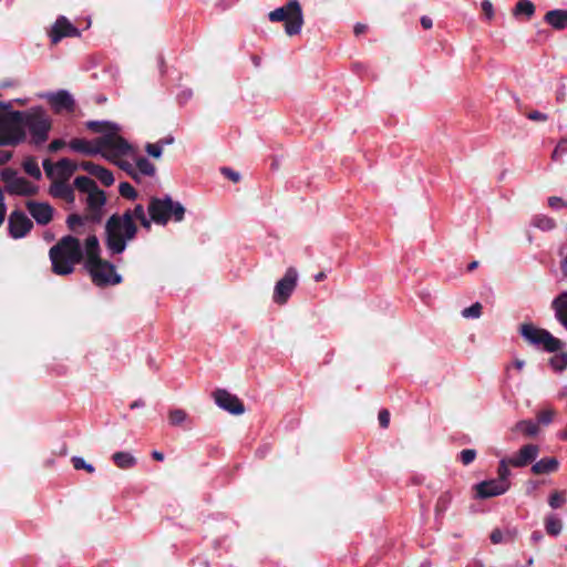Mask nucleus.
Masks as SVG:
<instances>
[{"label": "nucleus", "instance_id": "obj_1", "mask_svg": "<svg viewBox=\"0 0 567 567\" xmlns=\"http://www.w3.org/2000/svg\"><path fill=\"white\" fill-rule=\"evenodd\" d=\"M66 144H49L51 152L61 150ZM73 152L85 156L101 155L106 161L117 165L132 177L135 169L131 161L136 158V144H69Z\"/></svg>", "mask_w": 567, "mask_h": 567}, {"label": "nucleus", "instance_id": "obj_32", "mask_svg": "<svg viewBox=\"0 0 567 567\" xmlns=\"http://www.w3.org/2000/svg\"><path fill=\"white\" fill-rule=\"evenodd\" d=\"M535 12V6L529 0H519L513 11V14L515 17L518 16H526L527 18H530Z\"/></svg>", "mask_w": 567, "mask_h": 567}, {"label": "nucleus", "instance_id": "obj_59", "mask_svg": "<svg viewBox=\"0 0 567 567\" xmlns=\"http://www.w3.org/2000/svg\"><path fill=\"white\" fill-rule=\"evenodd\" d=\"M365 30H367V25H365V24H362V23H358V24H355V27H354V33H355V34H361V33H363Z\"/></svg>", "mask_w": 567, "mask_h": 567}, {"label": "nucleus", "instance_id": "obj_24", "mask_svg": "<svg viewBox=\"0 0 567 567\" xmlns=\"http://www.w3.org/2000/svg\"><path fill=\"white\" fill-rule=\"evenodd\" d=\"M551 309L557 321L567 330V291L559 293L551 301Z\"/></svg>", "mask_w": 567, "mask_h": 567}, {"label": "nucleus", "instance_id": "obj_56", "mask_svg": "<svg viewBox=\"0 0 567 567\" xmlns=\"http://www.w3.org/2000/svg\"><path fill=\"white\" fill-rule=\"evenodd\" d=\"M421 24L424 29H431L433 25L432 19L429 17H422Z\"/></svg>", "mask_w": 567, "mask_h": 567}, {"label": "nucleus", "instance_id": "obj_12", "mask_svg": "<svg viewBox=\"0 0 567 567\" xmlns=\"http://www.w3.org/2000/svg\"><path fill=\"white\" fill-rule=\"evenodd\" d=\"M298 272L293 267L286 270L285 276L277 281L274 290L272 299L278 305H284L297 287Z\"/></svg>", "mask_w": 567, "mask_h": 567}, {"label": "nucleus", "instance_id": "obj_6", "mask_svg": "<svg viewBox=\"0 0 567 567\" xmlns=\"http://www.w3.org/2000/svg\"><path fill=\"white\" fill-rule=\"evenodd\" d=\"M148 214L155 224L166 225L172 218L175 221H182L185 216V207L179 202H174L168 195L163 198L152 197Z\"/></svg>", "mask_w": 567, "mask_h": 567}, {"label": "nucleus", "instance_id": "obj_29", "mask_svg": "<svg viewBox=\"0 0 567 567\" xmlns=\"http://www.w3.org/2000/svg\"><path fill=\"white\" fill-rule=\"evenodd\" d=\"M114 464L123 470L133 467L136 464V460L127 452H115L112 455Z\"/></svg>", "mask_w": 567, "mask_h": 567}, {"label": "nucleus", "instance_id": "obj_23", "mask_svg": "<svg viewBox=\"0 0 567 567\" xmlns=\"http://www.w3.org/2000/svg\"><path fill=\"white\" fill-rule=\"evenodd\" d=\"M81 167L89 174L95 176L104 186L109 187L114 183L113 173L92 162H82Z\"/></svg>", "mask_w": 567, "mask_h": 567}, {"label": "nucleus", "instance_id": "obj_43", "mask_svg": "<svg viewBox=\"0 0 567 567\" xmlns=\"http://www.w3.org/2000/svg\"><path fill=\"white\" fill-rule=\"evenodd\" d=\"M482 305L480 302H475L471 307L463 309L462 316L464 318H478L482 315Z\"/></svg>", "mask_w": 567, "mask_h": 567}, {"label": "nucleus", "instance_id": "obj_9", "mask_svg": "<svg viewBox=\"0 0 567 567\" xmlns=\"http://www.w3.org/2000/svg\"><path fill=\"white\" fill-rule=\"evenodd\" d=\"M6 190L11 195L32 196L38 193V187L27 178L18 176L14 168L6 167L0 173Z\"/></svg>", "mask_w": 567, "mask_h": 567}, {"label": "nucleus", "instance_id": "obj_51", "mask_svg": "<svg viewBox=\"0 0 567 567\" xmlns=\"http://www.w3.org/2000/svg\"><path fill=\"white\" fill-rule=\"evenodd\" d=\"M567 153V144H557L556 148L553 151L551 158L554 161H558L564 154Z\"/></svg>", "mask_w": 567, "mask_h": 567}, {"label": "nucleus", "instance_id": "obj_61", "mask_svg": "<svg viewBox=\"0 0 567 567\" xmlns=\"http://www.w3.org/2000/svg\"><path fill=\"white\" fill-rule=\"evenodd\" d=\"M141 225L146 228V229H150L151 228V220L145 217H143L141 220H140Z\"/></svg>", "mask_w": 567, "mask_h": 567}, {"label": "nucleus", "instance_id": "obj_18", "mask_svg": "<svg viewBox=\"0 0 567 567\" xmlns=\"http://www.w3.org/2000/svg\"><path fill=\"white\" fill-rule=\"evenodd\" d=\"M65 37H80V31L65 17H60L52 25L50 38L52 43L56 44Z\"/></svg>", "mask_w": 567, "mask_h": 567}, {"label": "nucleus", "instance_id": "obj_35", "mask_svg": "<svg viewBox=\"0 0 567 567\" xmlns=\"http://www.w3.org/2000/svg\"><path fill=\"white\" fill-rule=\"evenodd\" d=\"M22 167L24 172L35 179L41 178V171L38 162L33 157H28L23 161Z\"/></svg>", "mask_w": 567, "mask_h": 567}, {"label": "nucleus", "instance_id": "obj_15", "mask_svg": "<svg viewBox=\"0 0 567 567\" xmlns=\"http://www.w3.org/2000/svg\"><path fill=\"white\" fill-rule=\"evenodd\" d=\"M215 403L223 410L240 415L245 412L244 403L235 394H231L227 390L217 389L214 393Z\"/></svg>", "mask_w": 567, "mask_h": 567}, {"label": "nucleus", "instance_id": "obj_4", "mask_svg": "<svg viewBox=\"0 0 567 567\" xmlns=\"http://www.w3.org/2000/svg\"><path fill=\"white\" fill-rule=\"evenodd\" d=\"M520 333L530 344L543 347L547 352H557L549 359L551 368L556 371L567 369V352L561 351L564 342L554 337L548 330L536 328L532 323L520 326Z\"/></svg>", "mask_w": 567, "mask_h": 567}, {"label": "nucleus", "instance_id": "obj_49", "mask_svg": "<svg viewBox=\"0 0 567 567\" xmlns=\"http://www.w3.org/2000/svg\"><path fill=\"white\" fill-rule=\"evenodd\" d=\"M482 10L488 20H492L494 18V9L489 0H483Z\"/></svg>", "mask_w": 567, "mask_h": 567}, {"label": "nucleus", "instance_id": "obj_54", "mask_svg": "<svg viewBox=\"0 0 567 567\" xmlns=\"http://www.w3.org/2000/svg\"><path fill=\"white\" fill-rule=\"evenodd\" d=\"M11 158V153L8 151L0 152V165L6 164Z\"/></svg>", "mask_w": 567, "mask_h": 567}, {"label": "nucleus", "instance_id": "obj_40", "mask_svg": "<svg viewBox=\"0 0 567 567\" xmlns=\"http://www.w3.org/2000/svg\"><path fill=\"white\" fill-rule=\"evenodd\" d=\"M85 221H89L85 216L79 214H71L66 218V225L72 231H76L78 227H82Z\"/></svg>", "mask_w": 567, "mask_h": 567}, {"label": "nucleus", "instance_id": "obj_53", "mask_svg": "<svg viewBox=\"0 0 567 567\" xmlns=\"http://www.w3.org/2000/svg\"><path fill=\"white\" fill-rule=\"evenodd\" d=\"M489 538L493 544H499L503 540V533L496 528L491 533Z\"/></svg>", "mask_w": 567, "mask_h": 567}, {"label": "nucleus", "instance_id": "obj_55", "mask_svg": "<svg viewBox=\"0 0 567 567\" xmlns=\"http://www.w3.org/2000/svg\"><path fill=\"white\" fill-rule=\"evenodd\" d=\"M543 539V534L539 530H535L530 535V540L533 544H537Z\"/></svg>", "mask_w": 567, "mask_h": 567}, {"label": "nucleus", "instance_id": "obj_33", "mask_svg": "<svg viewBox=\"0 0 567 567\" xmlns=\"http://www.w3.org/2000/svg\"><path fill=\"white\" fill-rule=\"evenodd\" d=\"M137 169L146 176H152L155 173L154 165L145 157L138 156V148L136 147V158H134Z\"/></svg>", "mask_w": 567, "mask_h": 567}, {"label": "nucleus", "instance_id": "obj_20", "mask_svg": "<svg viewBox=\"0 0 567 567\" xmlns=\"http://www.w3.org/2000/svg\"><path fill=\"white\" fill-rule=\"evenodd\" d=\"M47 99L56 113H71L74 109V100L65 91L49 94Z\"/></svg>", "mask_w": 567, "mask_h": 567}, {"label": "nucleus", "instance_id": "obj_8", "mask_svg": "<svg viewBox=\"0 0 567 567\" xmlns=\"http://www.w3.org/2000/svg\"><path fill=\"white\" fill-rule=\"evenodd\" d=\"M92 282L97 287L115 286L122 282V276L115 270V266L107 260L101 259L93 264L85 265Z\"/></svg>", "mask_w": 567, "mask_h": 567}, {"label": "nucleus", "instance_id": "obj_52", "mask_svg": "<svg viewBox=\"0 0 567 567\" xmlns=\"http://www.w3.org/2000/svg\"><path fill=\"white\" fill-rule=\"evenodd\" d=\"M527 117L532 121L536 122H546L548 120L547 114L539 111H532L528 113Z\"/></svg>", "mask_w": 567, "mask_h": 567}, {"label": "nucleus", "instance_id": "obj_11", "mask_svg": "<svg viewBox=\"0 0 567 567\" xmlns=\"http://www.w3.org/2000/svg\"><path fill=\"white\" fill-rule=\"evenodd\" d=\"M42 166L48 178L63 182H69L78 169L76 163L69 158H62L55 164L52 163L51 159L45 158Z\"/></svg>", "mask_w": 567, "mask_h": 567}, {"label": "nucleus", "instance_id": "obj_60", "mask_svg": "<svg viewBox=\"0 0 567 567\" xmlns=\"http://www.w3.org/2000/svg\"><path fill=\"white\" fill-rule=\"evenodd\" d=\"M152 456H153V458H154L155 461H158V462H161V461H163V460H164V454H163L162 452H159V451H154V452L152 453Z\"/></svg>", "mask_w": 567, "mask_h": 567}, {"label": "nucleus", "instance_id": "obj_50", "mask_svg": "<svg viewBox=\"0 0 567 567\" xmlns=\"http://www.w3.org/2000/svg\"><path fill=\"white\" fill-rule=\"evenodd\" d=\"M146 152L152 157H155V158L159 157L162 154L161 144H146Z\"/></svg>", "mask_w": 567, "mask_h": 567}, {"label": "nucleus", "instance_id": "obj_48", "mask_svg": "<svg viewBox=\"0 0 567 567\" xmlns=\"http://www.w3.org/2000/svg\"><path fill=\"white\" fill-rule=\"evenodd\" d=\"M380 426L386 429L390 424V412L386 409H383L379 412L378 415Z\"/></svg>", "mask_w": 567, "mask_h": 567}, {"label": "nucleus", "instance_id": "obj_57", "mask_svg": "<svg viewBox=\"0 0 567 567\" xmlns=\"http://www.w3.org/2000/svg\"><path fill=\"white\" fill-rule=\"evenodd\" d=\"M6 213H7V208H6L4 202H0V226L4 221Z\"/></svg>", "mask_w": 567, "mask_h": 567}, {"label": "nucleus", "instance_id": "obj_39", "mask_svg": "<svg viewBox=\"0 0 567 567\" xmlns=\"http://www.w3.org/2000/svg\"><path fill=\"white\" fill-rule=\"evenodd\" d=\"M118 193L122 197L131 200H134L137 197L136 189L127 182H122L118 185Z\"/></svg>", "mask_w": 567, "mask_h": 567}, {"label": "nucleus", "instance_id": "obj_46", "mask_svg": "<svg viewBox=\"0 0 567 567\" xmlns=\"http://www.w3.org/2000/svg\"><path fill=\"white\" fill-rule=\"evenodd\" d=\"M220 173L228 179H230L233 183H238L240 181V174L230 167H220Z\"/></svg>", "mask_w": 567, "mask_h": 567}, {"label": "nucleus", "instance_id": "obj_19", "mask_svg": "<svg viewBox=\"0 0 567 567\" xmlns=\"http://www.w3.org/2000/svg\"><path fill=\"white\" fill-rule=\"evenodd\" d=\"M27 208L39 225H48L53 218V207L48 203L29 200Z\"/></svg>", "mask_w": 567, "mask_h": 567}, {"label": "nucleus", "instance_id": "obj_22", "mask_svg": "<svg viewBox=\"0 0 567 567\" xmlns=\"http://www.w3.org/2000/svg\"><path fill=\"white\" fill-rule=\"evenodd\" d=\"M49 194L54 198L65 200L68 204H73L75 200L74 189L69 182L52 181Z\"/></svg>", "mask_w": 567, "mask_h": 567}, {"label": "nucleus", "instance_id": "obj_58", "mask_svg": "<svg viewBox=\"0 0 567 567\" xmlns=\"http://www.w3.org/2000/svg\"><path fill=\"white\" fill-rule=\"evenodd\" d=\"M560 270L565 278H567V255L563 258L560 262Z\"/></svg>", "mask_w": 567, "mask_h": 567}, {"label": "nucleus", "instance_id": "obj_10", "mask_svg": "<svg viewBox=\"0 0 567 567\" xmlns=\"http://www.w3.org/2000/svg\"><path fill=\"white\" fill-rule=\"evenodd\" d=\"M19 111H12L9 104L0 102V142H9L8 136H19Z\"/></svg>", "mask_w": 567, "mask_h": 567}, {"label": "nucleus", "instance_id": "obj_16", "mask_svg": "<svg viewBox=\"0 0 567 567\" xmlns=\"http://www.w3.org/2000/svg\"><path fill=\"white\" fill-rule=\"evenodd\" d=\"M105 203L106 196L103 190L96 188L94 192H90L86 198L85 218L93 223H100Z\"/></svg>", "mask_w": 567, "mask_h": 567}, {"label": "nucleus", "instance_id": "obj_45", "mask_svg": "<svg viewBox=\"0 0 567 567\" xmlns=\"http://www.w3.org/2000/svg\"><path fill=\"white\" fill-rule=\"evenodd\" d=\"M475 457H476V451L472 450V449L463 450L460 453V461L464 465H470L475 460Z\"/></svg>", "mask_w": 567, "mask_h": 567}, {"label": "nucleus", "instance_id": "obj_63", "mask_svg": "<svg viewBox=\"0 0 567 567\" xmlns=\"http://www.w3.org/2000/svg\"><path fill=\"white\" fill-rule=\"evenodd\" d=\"M525 362L523 360H519V359H516L514 361V367L517 369V370H522L523 367H524Z\"/></svg>", "mask_w": 567, "mask_h": 567}, {"label": "nucleus", "instance_id": "obj_26", "mask_svg": "<svg viewBox=\"0 0 567 567\" xmlns=\"http://www.w3.org/2000/svg\"><path fill=\"white\" fill-rule=\"evenodd\" d=\"M545 21L554 29L561 30L567 27V10H551L545 14Z\"/></svg>", "mask_w": 567, "mask_h": 567}, {"label": "nucleus", "instance_id": "obj_41", "mask_svg": "<svg viewBox=\"0 0 567 567\" xmlns=\"http://www.w3.org/2000/svg\"><path fill=\"white\" fill-rule=\"evenodd\" d=\"M451 502H452V494L450 492L442 493L440 495V497L437 498V502L435 505V511L437 513L445 512L449 508Z\"/></svg>", "mask_w": 567, "mask_h": 567}, {"label": "nucleus", "instance_id": "obj_31", "mask_svg": "<svg viewBox=\"0 0 567 567\" xmlns=\"http://www.w3.org/2000/svg\"><path fill=\"white\" fill-rule=\"evenodd\" d=\"M74 187L82 193H87V195L90 192H94L96 188H99L96 183L87 176H78L74 179Z\"/></svg>", "mask_w": 567, "mask_h": 567}, {"label": "nucleus", "instance_id": "obj_47", "mask_svg": "<svg viewBox=\"0 0 567 567\" xmlns=\"http://www.w3.org/2000/svg\"><path fill=\"white\" fill-rule=\"evenodd\" d=\"M548 206L553 209H558L567 206V202L561 197L551 196L548 198Z\"/></svg>", "mask_w": 567, "mask_h": 567}, {"label": "nucleus", "instance_id": "obj_21", "mask_svg": "<svg viewBox=\"0 0 567 567\" xmlns=\"http://www.w3.org/2000/svg\"><path fill=\"white\" fill-rule=\"evenodd\" d=\"M504 483L496 480L483 481L475 485L476 496L478 498H489L502 495L508 491Z\"/></svg>", "mask_w": 567, "mask_h": 567}, {"label": "nucleus", "instance_id": "obj_5", "mask_svg": "<svg viewBox=\"0 0 567 567\" xmlns=\"http://www.w3.org/2000/svg\"><path fill=\"white\" fill-rule=\"evenodd\" d=\"M20 114V133L19 136H8L9 142H20L25 137V127L29 128L32 136L39 140L48 138L52 122L45 111L41 107H33Z\"/></svg>", "mask_w": 567, "mask_h": 567}, {"label": "nucleus", "instance_id": "obj_38", "mask_svg": "<svg viewBox=\"0 0 567 567\" xmlns=\"http://www.w3.org/2000/svg\"><path fill=\"white\" fill-rule=\"evenodd\" d=\"M566 503V493L564 491H555L548 498L551 508H559Z\"/></svg>", "mask_w": 567, "mask_h": 567}, {"label": "nucleus", "instance_id": "obj_30", "mask_svg": "<svg viewBox=\"0 0 567 567\" xmlns=\"http://www.w3.org/2000/svg\"><path fill=\"white\" fill-rule=\"evenodd\" d=\"M509 466L511 463H509V458L508 457H504L499 461V464H498V468H497V478H495L496 481H498L499 483H504L508 489L511 487V482H509V475H511V471H509Z\"/></svg>", "mask_w": 567, "mask_h": 567}, {"label": "nucleus", "instance_id": "obj_42", "mask_svg": "<svg viewBox=\"0 0 567 567\" xmlns=\"http://www.w3.org/2000/svg\"><path fill=\"white\" fill-rule=\"evenodd\" d=\"M555 410L553 409H545L537 413V421L539 424L548 425L554 421L555 417Z\"/></svg>", "mask_w": 567, "mask_h": 567}, {"label": "nucleus", "instance_id": "obj_28", "mask_svg": "<svg viewBox=\"0 0 567 567\" xmlns=\"http://www.w3.org/2000/svg\"><path fill=\"white\" fill-rule=\"evenodd\" d=\"M513 432H520L527 437L537 435L539 429L538 425L532 420H522L517 422L512 429Z\"/></svg>", "mask_w": 567, "mask_h": 567}, {"label": "nucleus", "instance_id": "obj_64", "mask_svg": "<svg viewBox=\"0 0 567 567\" xmlns=\"http://www.w3.org/2000/svg\"><path fill=\"white\" fill-rule=\"evenodd\" d=\"M143 405H144V402L142 400H138V401H134L133 403H131L130 408L135 409V408L143 406Z\"/></svg>", "mask_w": 567, "mask_h": 567}, {"label": "nucleus", "instance_id": "obj_27", "mask_svg": "<svg viewBox=\"0 0 567 567\" xmlns=\"http://www.w3.org/2000/svg\"><path fill=\"white\" fill-rule=\"evenodd\" d=\"M86 261L85 265L93 264L96 260H101L100 257V244L96 236L92 235L85 239Z\"/></svg>", "mask_w": 567, "mask_h": 567}, {"label": "nucleus", "instance_id": "obj_36", "mask_svg": "<svg viewBox=\"0 0 567 567\" xmlns=\"http://www.w3.org/2000/svg\"><path fill=\"white\" fill-rule=\"evenodd\" d=\"M532 224H533V226H535L542 230H545V231L551 230L556 226V223L553 218L544 216V215L535 216L533 218Z\"/></svg>", "mask_w": 567, "mask_h": 567}, {"label": "nucleus", "instance_id": "obj_37", "mask_svg": "<svg viewBox=\"0 0 567 567\" xmlns=\"http://www.w3.org/2000/svg\"><path fill=\"white\" fill-rule=\"evenodd\" d=\"M187 419H188V414L186 413V411H184L182 409H174V410H171L168 413V421H169V424L173 426L182 425Z\"/></svg>", "mask_w": 567, "mask_h": 567}, {"label": "nucleus", "instance_id": "obj_17", "mask_svg": "<svg viewBox=\"0 0 567 567\" xmlns=\"http://www.w3.org/2000/svg\"><path fill=\"white\" fill-rule=\"evenodd\" d=\"M539 454V446L536 444H525L515 454L509 456V463L513 467H525L533 464Z\"/></svg>", "mask_w": 567, "mask_h": 567}, {"label": "nucleus", "instance_id": "obj_44", "mask_svg": "<svg viewBox=\"0 0 567 567\" xmlns=\"http://www.w3.org/2000/svg\"><path fill=\"white\" fill-rule=\"evenodd\" d=\"M73 467L75 470H84L87 473H94L95 468L93 465L87 464L82 457L80 456H73L71 460Z\"/></svg>", "mask_w": 567, "mask_h": 567}, {"label": "nucleus", "instance_id": "obj_62", "mask_svg": "<svg viewBox=\"0 0 567 567\" xmlns=\"http://www.w3.org/2000/svg\"><path fill=\"white\" fill-rule=\"evenodd\" d=\"M327 278V275L323 272V271H320L318 272L316 276H315V280L317 282H320L322 280H324Z\"/></svg>", "mask_w": 567, "mask_h": 567}, {"label": "nucleus", "instance_id": "obj_14", "mask_svg": "<svg viewBox=\"0 0 567 567\" xmlns=\"http://www.w3.org/2000/svg\"><path fill=\"white\" fill-rule=\"evenodd\" d=\"M32 228V220L22 210L16 209L11 212L8 219V230L12 238H23Z\"/></svg>", "mask_w": 567, "mask_h": 567}, {"label": "nucleus", "instance_id": "obj_25", "mask_svg": "<svg viewBox=\"0 0 567 567\" xmlns=\"http://www.w3.org/2000/svg\"><path fill=\"white\" fill-rule=\"evenodd\" d=\"M559 467V462L556 457H544L532 465V473L535 475L548 474L556 472Z\"/></svg>", "mask_w": 567, "mask_h": 567}, {"label": "nucleus", "instance_id": "obj_34", "mask_svg": "<svg viewBox=\"0 0 567 567\" xmlns=\"http://www.w3.org/2000/svg\"><path fill=\"white\" fill-rule=\"evenodd\" d=\"M545 528L548 535L558 536L563 529V523L555 516H548L545 519Z\"/></svg>", "mask_w": 567, "mask_h": 567}, {"label": "nucleus", "instance_id": "obj_3", "mask_svg": "<svg viewBox=\"0 0 567 567\" xmlns=\"http://www.w3.org/2000/svg\"><path fill=\"white\" fill-rule=\"evenodd\" d=\"M49 257L55 275H70L74 271L75 265L83 260L81 243L76 237L64 236L50 248Z\"/></svg>", "mask_w": 567, "mask_h": 567}, {"label": "nucleus", "instance_id": "obj_2", "mask_svg": "<svg viewBox=\"0 0 567 567\" xmlns=\"http://www.w3.org/2000/svg\"><path fill=\"white\" fill-rule=\"evenodd\" d=\"M145 216L141 204L133 210H126L122 216L113 214L105 224L107 249L112 254H122L126 248V241L135 238L138 230L133 219L141 220Z\"/></svg>", "mask_w": 567, "mask_h": 567}, {"label": "nucleus", "instance_id": "obj_13", "mask_svg": "<svg viewBox=\"0 0 567 567\" xmlns=\"http://www.w3.org/2000/svg\"><path fill=\"white\" fill-rule=\"evenodd\" d=\"M87 127L100 135V142H125L121 127L113 122L93 121L87 123Z\"/></svg>", "mask_w": 567, "mask_h": 567}, {"label": "nucleus", "instance_id": "obj_7", "mask_svg": "<svg viewBox=\"0 0 567 567\" xmlns=\"http://www.w3.org/2000/svg\"><path fill=\"white\" fill-rule=\"evenodd\" d=\"M272 22H285V31L288 35L300 33L303 25L302 9L298 0H289L284 7H280L268 14Z\"/></svg>", "mask_w": 567, "mask_h": 567}]
</instances>
